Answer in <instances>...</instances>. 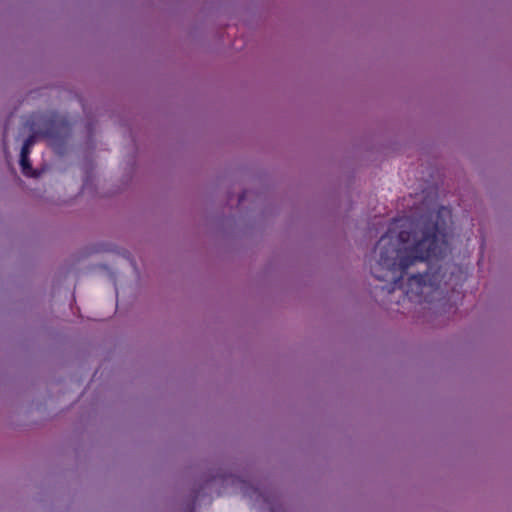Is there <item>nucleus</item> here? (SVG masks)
Masks as SVG:
<instances>
[{"label":"nucleus","mask_w":512,"mask_h":512,"mask_svg":"<svg viewBox=\"0 0 512 512\" xmlns=\"http://www.w3.org/2000/svg\"><path fill=\"white\" fill-rule=\"evenodd\" d=\"M34 143H35V136L34 135H30L24 141L23 146L21 148V153L29 155L30 154V149L34 145Z\"/></svg>","instance_id":"nucleus-3"},{"label":"nucleus","mask_w":512,"mask_h":512,"mask_svg":"<svg viewBox=\"0 0 512 512\" xmlns=\"http://www.w3.org/2000/svg\"><path fill=\"white\" fill-rule=\"evenodd\" d=\"M20 166L22 173L26 176H34V172L32 169L31 162L29 160V155L20 153Z\"/></svg>","instance_id":"nucleus-2"},{"label":"nucleus","mask_w":512,"mask_h":512,"mask_svg":"<svg viewBox=\"0 0 512 512\" xmlns=\"http://www.w3.org/2000/svg\"><path fill=\"white\" fill-rule=\"evenodd\" d=\"M444 215H450V211L442 207L416 224L407 219L390 224L375 247L378 259L371 266L377 280L389 282L382 289L389 293L400 289L410 301L422 302L424 289L431 281L428 270L410 274L408 270L417 263L444 255L447 248Z\"/></svg>","instance_id":"nucleus-1"},{"label":"nucleus","mask_w":512,"mask_h":512,"mask_svg":"<svg viewBox=\"0 0 512 512\" xmlns=\"http://www.w3.org/2000/svg\"><path fill=\"white\" fill-rule=\"evenodd\" d=\"M243 199H244V195H241V196L239 197V202H241Z\"/></svg>","instance_id":"nucleus-4"}]
</instances>
